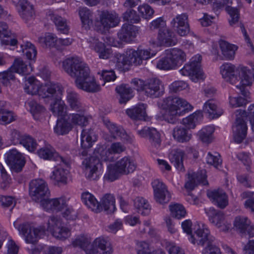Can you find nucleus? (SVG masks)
Masks as SVG:
<instances>
[{
  "instance_id": "obj_1",
  "label": "nucleus",
  "mask_w": 254,
  "mask_h": 254,
  "mask_svg": "<svg viewBox=\"0 0 254 254\" xmlns=\"http://www.w3.org/2000/svg\"><path fill=\"white\" fill-rule=\"evenodd\" d=\"M111 137L120 139L122 142H114L110 146L98 144L96 146L93 155L85 158L82 162L81 169L85 177L90 180L99 178L103 172V162H111L114 159V155L125 151L126 144L131 140L124 128L118 127L109 122L107 124Z\"/></svg>"
},
{
  "instance_id": "obj_2",
  "label": "nucleus",
  "mask_w": 254,
  "mask_h": 254,
  "mask_svg": "<svg viewBox=\"0 0 254 254\" xmlns=\"http://www.w3.org/2000/svg\"><path fill=\"white\" fill-rule=\"evenodd\" d=\"M150 28L159 29L156 39H151L149 40L150 46L154 49H128L123 55H117L116 66L118 69L121 71L127 70L130 65L141 64L143 60L154 56L157 51L155 48L162 46H172L177 44V38L173 33L166 28V21L163 17H158L152 21Z\"/></svg>"
},
{
  "instance_id": "obj_3",
  "label": "nucleus",
  "mask_w": 254,
  "mask_h": 254,
  "mask_svg": "<svg viewBox=\"0 0 254 254\" xmlns=\"http://www.w3.org/2000/svg\"><path fill=\"white\" fill-rule=\"evenodd\" d=\"M63 92L62 86L58 83L49 81V102H51V110L54 115L58 117L55 131L59 135L67 133L73 125L86 126L88 118L79 114H72L67 116L64 102L61 100Z\"/></svg>"
},
{
  "instance_id": "obj_4",
  "label": "nucleus",
  "mask_w": 254,
  "mask_h": 254,
  "mask_svg": "<svg viewBox=\"0 0 254 254\" xmlns=\"http://www.w3.org/2000/svg\"><path fill=\"white\" fill-rule=\"evenodd\" d=\"M63 67L70 76L76 78L75 83L78 88L89 92L99 90L100 84L96 82L94 77L90 74L89 67L81 58L66 59L63 62Z\"/></svg>"
},
{
  "instance_id": "obj_5",
  "label": "nucleus",
  "mask_w": 254,
  "mask_h": 254,
  "mask_svg": "<svg viewBox=\"0 0 254 254\" xmlns=\"http://www.w3.org/2000/svg\"><path fill=\"white\" fill-rule=\"evenodd\" d=\"M157 120L174 124L177 117L191 111L193 107L186 100L178 97H169L159 103Z\"/></svg>"
},
{
  "instance_id": "obj_6",
  "label": "nucleus",
  "mask_w": 254,
  "mask_h": 254,
  "mask_svg": "<svg viewBox=\"0 0 254 254\" xmlns=\"http://www.w3.org/2000/svg\"><path fill=\"white\" fill-rule=\"evenodd\" d=\"M248 64L253 71V78L250 75L251 70L247 66L241 64L236 66L230 63H225L220 66V74L224 80L231 84L240 81V86H250L254 80V63L250 62Z\"/></svg>"
},
{
  "instance_id": "obj_7",
  "label": "nucleus",
  "mask_w": 254,
  "mask_h": 254,
  "mask_svg": "<svg viewBox=\"0 0 254 254\" xmlns=\"http://www.w3.org/2000/svg\"><path fill=\"white\" fill-rule=\"evenodd\" d=\"M91 238L87 234H81L72 242L74 247L83 249L86 254H112L113 249L107 238H96L90 245Z\"/></svg>"
},
{
  "instance_id": "obj_8",
  "label": "nucleus",
  "mask_w": 254,
  "mask_h": 254,
  "mask_svg": "<svg viewBox=\"0 0 254 254\" xmlns=\"http://www.w3.org/2000/svg\"><path fill=\"white\" fill-rule=\"evenodd\" d=\"M136 167V162L133 157L125 156L115 164L108 166L104 178L108 181H114L122 175H128L133 173Z\"/></svg>"
},
{
  "instance_id": "obj_9",
  "label": "nucleus",
  "mask_w": 254,
  "mask_h": 254,
  "mask_svg": "<svg viewBox=\"0 0 254 254\" xmlns=\"http://www.w3.org/2000/svg\"><path fill=\"white\" fill-rule=\"evenodd\" d=\"M186 59V54L182 49L171 48L165 51V56L158 61L156 67L161 70L174 69L181 66Z\"/></svg>"
},
{
  "instance_id": "obj_10",
  "label": "nucleus",
  "mask_w": 254,
  "mask_h": 254,
  "mask_svg": "<svg viewBox=\"0 0 254 254\" xmlns=\"http://www.w3.org/2000/svg\"><path fill=\"white\" fill-rule=\"evenodd\" d=\"M254 118V105H251L248 108V112L242 110L236 111V121L233 126L232 130L234 141L239 143L246 136L247 126L246 121Z\"/></svg>"
},
{
  "instance_id": "obj_11",
  "label": "nucleus",
  "mask_w": 254,
  "mask_h": 254,
  "mask_svg": "<svg viewBox=\"0 0 254 254\" xmlns=\"http://www.w3.org/2000/svg\"><path fill=\"white\" fill-rule=\"evenodd\" d=\"M29 195L32 200L38 203L46 211H48V188L43 179H34L29 185Z\"/></svg>"
},
{
  "instance_id": "obj_12",
  "label": "nucleus",
  "mask_w": 254,
  "mask_h": 254,
  "mask_svg": "<svg viewBox=\"0 0 254 254\" xmlns=\"http://www.w3.org/2000/svg\"><path fill=\"white\" fill-rule=\"evenodd\" d=\"M198 245H206L202 251V254H222L219 248L216 245L215 237L210 234L208 227L203 225L198 226L195 230Z\"/></svg>"
},
{
  "instance_id": "obj_13",
  "label": "nucleus",
  "mask_w": 254,
  "mask_h": 254,
  "mask_svg": "<svg viewBox=\"0 0 254 254\" xmlns=\"http://www.w3.org/2000/svg\"><path fill=\"white\" fill-rule=\"evenodd\" d=\"M201 61L202 57L200 54L194 55L189 63L180 70V73L184 76H190L194 82L203 80L205 76L201 68Z\"/></svg>"
},
{
  "instance_id": "obj_14",
  "label": "nucleus",
  "mask_w": 254,
  "mask_h": 254,
  "mask_svg": "<svg viewBox=\"0 0 254 254\" xmlns=\"http://www.w3.org/2000/svg\"><path fill=\"white\" fill-rule=\"evenodd\" d=\"M120 21L117 13L113 11H102L99 12L93 25L94 29L101 33H106L109 29L118 25Z\"/></svg>"
},
{
  "instance_id": "obj_15",
  "label": "nucleus",
  "mask_w": 254,
  "mask_h": 254,
  "mask_svg": "<svg viewBox=\"0 0 254 254\" xmlns=\"http://www.w3.org/2000/svg\"><path fill=\"white\" fill-rule=\"evenodd\" d=\"M33 68L30 64L27 65L21 59H16L7 70L0 72V82L7 86L9 81L14 79V72L26 75L30 74Z\"/></svg>"
},
{
  "instance_id": "obj_16",
  "label": "nucleus",
  "mask_w": 254,
  "mask_h": 254,
  "mask_svg": "<svg viewBox=\"0 0 254 254\" xmlns=\"http://www.w3.org/2000/svg\"><path fill=\"white\" fill-rule=\"evenodd\" d=\"M197 2L202 4H212L213 10L217 14V12L219 9H221L223 8H225L226 11L230 16L229 20V24L231 26L234 25L236 24L239 19V11L235 7H230V5L232 4V1L231 0H195Z\"/></svg>"
},
{
  "instance_id": "obj_17",
  "label": "nucleus",
  "mask_w": 254,
  "mask_h": 254,
  "mask_svg": "<svg viewBox=\"0 0 254 254\" xmlns=\"http://www.w3.org/2000/svg\"><path fill=\"white\" fill-rule=\"evenodd\" d=\"M104 43L99 41L98 39L90 37L88 42L91 49L94 50L99 55V57L102 59H107L110 57L112 54L111 49L107 48L105 44L111 46L119 47L121 46V42L115 40L113 38L109 37L104 40Z\"/></svg>"
},
{
  "instance_id": "obj_18",
  "label": "nucleus",
  "mask_w": 254,
  "mask_h": 254,
  "mask_svg": "<svg viewBox=\"0 0 254 254\" xmlns=\"http://www.w3.org/2000/svg\"><path fill=\"white\" fill-rule=\"evenodd\" d=\"M13 225L18 230L20 235L23 237L26 243L34 244L38 239L43 238L46 234L43 227L33 228L29 223L19 225L16 222H14Z\"/></svg>"
},
{
  "instance_id": "obj_19",
  "label": "nucleus",
  "mask_w": 254,
  "mask_h": 254,
  "mask_svg": "<svg viewBox=\"0 0 254 254\" xmlns=\"http://www.w3.org/2000/svg\"><path fill=\"white\" fill-rule=\"evenodd\" d=\"M56 211L62 215L66 220H74L76 218V212L66 205V201L64 198L49 199V209Z\"/></svg>"
},
{
  "instance_id": "obj_20",
  "label": "nucleus",
  "mask_w": 254,
  "mask_h": 254,
  "mask_svg": "<svg viewBox=\"0 0 254 254\" xmlns=\"http://www.w3.org/2000/svg\"><path fill=\"white\" fill-rule=\"evenodd\" d=\"M151 185L156 201L160 204H164L170 201L171 194L166 186L162 182L158 179H155L152 182Z\"/></svg>"
},
{
  "instance_id": "obj_21",
  "label": "nucleus",
  "mask_w": 254,
  "mask_h": 254,
  "mask_svg": "<svg viewBox=\"0 0 254 254\" xmlns=\"http://www.w3.org/2000/svg\"><path fill=\"white\" fill-rule=\"evenodd\" d=\"M63 219L53 217L49 222V232L56 238L64 240L70 236V230L62 225L64 223Z\"/></svg>"
},
{
  "instance_id": "obj_22",
  "label": "nucleus",
  "mask_w": 254,
  "mask_h": 254,
  "mask_svg": "<svg viewBox=\"0 0 254 254\" xmlns=\"http://www.w3.org/2000/svg\"><path fill=\"white\" fill-rule=\"evenodd\" d=\"M5 160L7 164L16 172L21 171L25 161L23 155L16 149H12L5 155Z\"/></svg>"
},
{
  "instance_id": "obj_23",
  "label": "nucleus",
  "mask_w": 254,
  "mask_h": 254,
  "mask_svg": "<svg viewBox=\"0 0 254 254\" xmlns=\"http://www.w3.org/2000/svg\"><path fill=\"white\" fill-rule=\"evenodd\" d=\"M24 90L28 94H38L43 98L47 97L48 87L46 85H43L33 76L29 77L26 80Z\"/></svg>"
},
{
  "instance_id": "obj_24",
  "label": "nucleus",
  "mask_w": 254,
  "mask_h": 254,
  "mask_svg": "<svg viewBox=\"0 0 254 254\" xmlns=\"http://www.w3.org/2000/svg\"><path fill=\"white\" fill-rule=\"evenodd\" d=\"M172 28L181 36H185L190 32L188 16L186 14H179L171 22Z\"/></svg>"
},
{
  "instance_id": "obj_25",
  "label": "nucleus",
  "mask_w": 254,
  "mask_h": 254,
  "mask_svg": "<svg viewBox=\"0 0 254 254\" xmlns=\"http://www.w3.org/2000/svg\"><path fill=\"white\" fill-rule=\"evenodd\" d=\"M247 86H240L237 85L236 88L239 89L241 95L243 97H236L231 92L229 96V104L232 108H237L246 105L251 101V96L250 92L245 88Z\"/></svg>"
},
{
  "instance_id": "obj_26",
  "label": "nucleus",
  "mask_w": 254,
  "mask_h": 254,
  "mask_svg": "<svg viewBox=\"0 0 254 254\" xmlns=\"http://www.w3.org/2000/svg\"><path fill=\"white\" fill-rule=\"evenodd\" d=\"M205 212L209 221L221 231H225L228 229L229 227L225 224V216L222 212L216 210L213 207H209L205 208Z\"/></svg>"
},
{
  "instance_id": "obj_27",
  "label": "nucleus",
  "mask_w": 254,
  "mask_h": 254,
  "mask_svg": "<svg viewBox=\"0 0 254 254\" xmlns=\"http://www.w3.org/2000/svg\"><path fill=\"white\" fill-rule=\"evenodd\" d=\"M138 28L130 24H125L118 33V37L121 42L131 43L134 41L138 33Z\"/></svg>"
},
{
  "instance_id": "obj_28",
  "label": "nucleus",
  "mask_w": 254,
  "mask_h": 254,
  "mask_svg": "<svg viewBox=\"0 0 254 254\" xmlns=\"http://www.w3.org/2000/svg\"><path fill=\"white\" fill-rule=\"evenodd\" d=\"M198 184L202 185H207L205 170H201L197 174L189 172L188 174V180L185 186V188L188 190H191Z\"/></svg>"
},
{
  "instance_id": "obj_29",
  "label": "nucleus",
  "mask_w": 254,
  "mask_h": 254,
  "mask_svg": "<svg viewBox=\"0 0 254 254\" xmlns=\"http://www.w3.org/2000/svg\"><path fill=\"white\" fill-rule=\"evenodd\" d=\"M201 224L207 227L206 225L201 222H195L192 224L190 219L185 220L182 222L181 226L183 232L187 234L189 240L193 244H196L197 243V237L195 231L197 229L198 226Z\"/></svg>"
},
{
  "instance_id": "obj_30",
  "label": "nucleus",
  "mask_w": 254,
  "mask_h": 254,
  "mask_svg": "<svg viewBox=\"0 0 254 254\" xmlns=\"http://www.w3.org/2000/svg\"><path fill=\"white\" fill-rule=\"evenodd\" d=\"M208 197L220 208H224L228 204V198L226 193L221 190H208Z\"/></svg>"
},
{
  "instance_id": "obj_31",
  "label": "nucleus",
  "mask_w": 254,
  "mask_h": 254,
  "mask_svg": "<svg viewBox=\"0 0 254 254\" xmlns=\"http://www.w3.org/2000/svg\"><path fill=\"white\" fill-rule=\"evenodd\" d=\"M233 226L234 228L240 233H247L250 236H254V227L247 218L240 216L236 217L233 222Z\"/></svg>"
},
{
  "instance_id": "obj_32",
  "label": "nucleus",
  "mask_w": 254,
  "mask_h": 254,
  "mask_svg": "<svg viewBox=\"0 0 254 254\" xmlns=\"http://www.w3.org/2000/svg\"><path fill=\"white\" fill-rule=\"evenodd\" d=\"M144 92L148 96L157 97L162 95L164 92V87L158 79H151L145 83Z\"/></svg>"
},
{
  "instance_id": "obj_33",
  "label": "nucleus",
  "mask_w": 254,
  "mask_h": 254,
  "mask_svg": "<svg viewBox=\"0 0 254 254\" xmlns=\"http://www.w3.org/2000/svg\"><path fill=\"white\" fill-rule=\"evenodd\" d=\"M17 9L20 17L25 22L31 21L34 18L35 12L33 6L27 0H19Z\"/></svg>"
},
{
  "instance_id": "obj_34",
  "label": "nucleus",
  "mask_w": 254,
  "mask_h": 254,
  "mask_svg": "<svg viewBox=\"0 0 254 254\" xmlns=\"http://www.w3.org/2000/svg\"><path fill=\"white\" fill-rule=\"evenodd\" d=\"M185 153L183 150L179 148H174L171 150L168 155V157L173 164L176 169L179 172H184L185 167L184 166V159Z\"/></svg>"
},
{
  "instance_id": "obj_35",
  "label": "nucleus",
  "mask_w": 254,
  "mask_h": 254,
  "mask_svg": "<svg viewBox=\"0 0 254 254\" xmlns=\"http://www.w3.org/2000/svg\"><path fill=\"white\" fill-rule=\"evenodd\" d=\"M146 105L138 104L126 110L127 115L133 120L146 121L147 120Z\"/></svg>"
},
{
  "instance_id": "obj_36",
  "label": "nucleus",
  "mask_w": 254,
  "mask_h": 254,
  "mask_svg": "<svg viewBox=\"0 0 254 254\" xmlns=\"http://www.w3.org/2000/svg\"><path fill=\"white\" fill-rule=\"evenodd\" d=\"M218 43L225 59L226 60H233L238 47L236 45L229 43L222 39L219 40Z\"/></svg>"
},
{
  "instance_id": "obj_37",
  "label": "nucleus",
  "mask_w": 254,
  "mask_h": 254,
  "mask_svg": "<svg viewBox=\"0 0 254 254\" xmlns=\"http://www.w3.org/2000/svg\"><path fill=\"white\" fill-rule=\"evenodd\" d=\"M203 111L209 118L213 119L219 117L223 113L222 109L218 107L215 101L211 100H208L204 103Z\"/></svg>"
},
{
  "instance_id": "obj_38",
  "label": "nucleus",
  "mask_w": 254,
  "mask_h": 254,
  "mask_svg": "<svg viewBox=\"0 0 254 254\" xmlns=\"http://www.w3.org/2000/svg\"><path fill=\"white\" fill-rule=\"evenodd\" d=\"M139 135L142 137H149L152 139V145L158 148L161 143L160 134L155 128L144 127L138 131Z\"/></svg>"
},
{
  "instance_id": "obj_39",
  "label": "nucleus",
  "mask_w": 254,
  "mask_h": 254,
  "mask_svg": "<svg viewBox=\"0 0 254 254\" xmlns=\"http://www.w3.org/2000/svg\"><path fill=\"white\" fill-rule=\"evenodd\" d=\"M97 140V136L93 130L84 129L81 134V146L83 148L87 149L92 146Z\"/></svg>"
},
{
  "instance_id": "obj_40",
  "label": "nucleus",
  "mask_w": 254,
  "mask_h": 254,
  "mask_svg": "<svg viewBox=\"0 0 254 254\" xmlns=\"http://www.w3.org/2000/svg\"><path fill=\"white\" fill-rule=\"evenodd\" d=\"M202 118V112L198 110L184 118L182 120V124L189 129H192L201 122Z\"/></svg>"
},
{
  "instance_id": "obj_41",
  "label": "nucleus",
  "mask_w": 254,
  "mask_h": 254,
  "mask_svg": "<svg viewBox=\"0 0 254 254\" xmlns=\"http://www.w3.org/2000/svg\"><path fill=\"white\" fill-rule=\"evenodd\" d=\"M172 135L176 141L181 143H186L189 141L192 137L191 131L181 127H175L173 129Z\"/></svg>"
},
{
  "instance_id": "obj_42",
  "label": "nucleus",
  "mask_w": 254,
  "mask_h": 254,
  "mask_svg": "<svg viewBox=\"0 0 254 254\" xmlns=\"http://www.w3.org/2000/svg\"><path fill=\"white\" fill-rule=\"evenodd\" d=\"M81 199L85 205L92 211L95 212L101 211L99 203L93 195L89 192H84L81 195Z\"/></svg>"
},
{
  "instance_id": "obj_43",
  "label": "nucleus",
  "mask_w": 254,
  "mask_h": 254,
  "mask_svg": "<svg viewBox=\"0 0 254 254\" xmlns=\"http://www.w3.org/2000/svg\"><path fill=\"white\" fill-rule=\"evenodd\" d=\"M120 104H126L133 96V90L128 85L123 84L116 87Z\"/></svg>"
},
{
  "instance_id": "obj_44",
  "label": "nucleus",
  "mask_w": 254,
  "mask_h": 254,
  "mask_svg": "<svg viewBox=\"0 0 254 254\" xmlns=\"http://www.w3.org/2000/svg\"><path fill=\"white\" fill-rule=\"evenodd\" d=\"M99 205L101 211L104 210L108 213L114 212L116 209L115 198L111 194H106L102 198Z\"/></svg>"
},
{
  "instance_id": "obj_45",
  "label": "nucleus",
  "mask_w": 254,
  "mask_h": 254,
  "mask_svg": "<svg viewBox=\"0 0 254 254\" xmlns=\"http://www.w3.org/2000/svg\"><path fill=\"white\" fill-rule=\"evenodd\" d=\"M66 93V101L70 108L73 110L81 111L79 95L72 89H68Z\"/></svg>"
},
{
  "instance_id": "obj_46",
  "label": "nucleus",
  "mask_w": 254,
  "mask_h": 254,
  "mask_svg": "<svg viewBox=\"0 0 254 254\" xmlns=\"http://www.w3.org/2000/svg\"><path fill=\"white\" fill-rule=\"evenodd\" d=\"M169 207L171 215L175 218L181 219L187 216V210L181 204L171 203Z\"/></svg>"
},
{
  "instance_id": "obj_47",
  "label": "nucleus",
  "mask_w": 254,
  "mask_h": 254,
  "mask_svg": "<svg viewBox=\"0 0 254 254\" xmlns=\"http://www.w3.org/2000/svg\"><path fill=\"white\" fill-rule=\"evenodd\" d=\"M137 254H165L161 249H158L151 252L149 243L145 241L137 242L136 244Z\"/></svg>"
},
{
  "instance_id": "obj_48",
  "label": "nucleus",
  "mask_w": 254,
  "mask_h": 254,
  "mask_svg": "<svg viewBox=\"0 0 254 254\" xmlns=\"http://www.w3.org/2000/svg\"><path fill=\"white\" fill-rule=\"evenodd\" d=\"M68 174V169L58 167L53 171L51 178L57 182L65 184L67 182Z\"/></svg>"
},
{
  "instance_id": "obj_49",
  "label": "nucleus",
  "mask_w": 254,
  "mask_h": 254,
  "mask_svg": "<svg viewBox=\"0 0 254 254\" xmlns=\"http://www.w3.org/2000/svg\"><path fill=\"white\" fill-rule=\"evenodd\" d=\"M214 131V126L209 125L203 127L198 132L197 135L202 141L205 143H209L212 140V134Z\"/></svg>"
},
{
  "instance_id": "obj_50",
  "label": "nucleus",
  "mask_w": 254,
  "mask_h": 254,
  "mask_svg": "<svg viewBox=\"0 0 254 254\" xmlns=\"http://www.w3.org/2000/svg\"><path fill=\"white\" fill-rule=\"evenodd\" d=\"M71 43L70 38L58 39L54 34H49V47H55L58 49H62L63 46H68Z\"/></svg>"
},
{
  "instance_id": "obj_51",
  "label": "nucleus",
  "mask_w": 254,
  "mask_h": 254,
  "mask_svg": "<svg viewBox=\"0 0 254 254\" xmlns=\"http://www.w3.org/2000/svg\"><path fill=\"white\" fill-rule=\"evenodd\" d=\"M134 205L139 213L147 215L150 211V206L148 202L142 197H137L134 200Z\"/></svg>"
},
{
  "instance_id": "obj_52",
  "label": "nucleus",
  "mask_w": 254,
  "mask_h": 254,
  "mask_svg": "<svg viewBox=\"0 0 254 254\" xmlns=\"http://www.w3.org/2000/svg\"><path fill=\"white\" fill-rule=\"evenodd\" d=\"M21 50L27 59L35 60L37 55V51L35 46L29 42H24L21 45Z\"/></svg>"
},
{
  "instance_id": "obj_53",
  "label": "nucleus",
  "mask_w": 254,
  "mask_h": 254,
  "mask_svg": "<svg viewBox=\"0 0 254 254\" xmlns=\"http://www.w3.org/2000/svg\"><path fill=\"white\" fill-rule=\"evenodd\" d=\"M79 15L82 22V27L87 30L90 29L92 24V21L89 19L90 12L86 7H83L79 9Z\"/></svg>"
},
{
  "instance_id": "obj_54",
  "label": "nucleus",
  "mask_w": 254,
  "mask_h": 254,
  "mask_svg": "<svg viewBox=\"0 0 254 254\" xmlns=\"http://www.w3.org/2000/svg\"><path fill=\"white\" fill-rule=\"evenodd\" d=\"M16 115L12 112L5 109H0V122L2 124H8L15 121Z\"/></svg>"
},
{
  "instance_id": "obj_55",
  "label": "nucleus",
  "mask_w": 254,
  "mask_h": 254,
  "mask_svg": "<svg viewBox=\"0 0 254 254\" xmlns=\"http://www.w3.org/2000/svg\"><path fill=\"white\" fill-rule=\"evenodd\" d=\"M21 144L30 152L34 151L36 149L38 145L36 140L28 135H23Z\"/></svg>"
},
{
  "instance_id": "obj_56",
  "label": "nucleus",
  "mask_w": 254,
  "mask_h": 254,
  "mask_svg": "<svg viewBox=\"0 0 254 254\" xmlns=\"http://www.w3.org/2000/svg\"><path fill=\"white\" fill-rule=\"evenodd\" d=\"M30 112L34 119L39 120L42 119L45 113V109L42 106L34 103H30Z\"/></svg>"
},
{
  "instance_id": "obj_57",
  "label": "nucleus",
  "mask_w": 254,
  "mask_h": 254,
  "mask_svg": "<svg viewBox=\"0 0 254 254\" xmlns=\"http://www.w3.org/2000/svg\"><path fill=\"white\" fill-rule=\"evenodd\" d=\"M137 9L138 13L142 18L147 20L152 18L154 10L149 5L144 3L139 5Z\"/></svg>"
},
{
  "instance_id": "obj_58",
  "label": "nucleus",
  "mask_w": 254,
  "mask_h": 254,
  "mask_svg": "<svg viewBox=\"0 0 254 254\" xmlns=\"http://www.w3.org/2000/svg\"><path fill=\"white\" fill-rule=\"evenodd\" d=\"M238 181L247 188H252L254 187V180L250 174L246 173H241L238 174Z\"/></svg>"
},
{
  "instance_id": "obj_59",
  "label": "nucleus",
  "mask_w": 254,
  "mask_h": 254,
  "mask_svg": "<svg viewBox=\"0 0 254 254\" xmlns=\"http://www.w3.org/2000/svg\"><path fill=\"white\" fill-rule=\"evenodd\" d=\"M53 21L59 31L63 34H67L69 27L65 19L60 16H56L53 18Z\"/></svg>"
},
{
  "instance_id": "obj_60",
  "label": "nucleus",
  "mask_w": 254,
  "mask_h": 254,
  "mask_svg": "<svg viewBox=\"0 0 254 254\" xmlns=\"http://www.w3.org/2000/svg\"><path fill=\"white\" fill-rule=\"evenodd\" d=\"M206 162L208 164L218 169L222 163V160L219 154L217 152L213 153L209 152L206 157Z\"/></svg>"
},
{
  "instance_id": "obj_61",
  "label": "nucleus",
  "mask_w": 254,
  "mask_h": 254,
  "mask_svg": "<svg viewBox=\"0 0 254 254\" xmlns=\"http://www.w3.org/2000/svg\"><path fill=\"white\" fill-rule=\"evenodd\" d=\"M98 74L100 79L103 81L102 83V86L105 85V82L114 81L116 78L115 72L112 70H103L101 72H98Z\"/></svg>"
},
{
  "instance_id": "obj_62",
  "label": "nucleus",
  "mask_w": 254,
  "mask_h": 254,
  "mask_svg": "<svg viewBox=\"0 0 254 254\" xmlns=\"http://www.w3.org/2000/svg\"><path fill=\"white\" fill-rule=\"evenodd\" d=\"M243 198H250L245 201V207L254 213V191H245L242 194Z\"/></svg>"
},
{
  "instance_id": "obj_63",
  "label": "nucleus",
  "mask_w": 254,
  "mask_h": 254,
  "mask_svg": "<svg viewBox=\"0 0 254 254\" xmlns=\"http://www.w3.org/2000/svg\"><path fill=\"white\" fill-rule=\"evenodd\" d=\"M123 18L125 20L131 23H136L139 21V16L137 15L136 11L133 9L127 10L124 14Z\"/></svg>"
},
{
  "instance_id": "obj_64",
  "label": "nucleus",
  "mask_w": 254,
  "mask_h": 254,
  "mask_svg": "<svg viewBox=\"0 0 254 254\" xmlns=\"http://www.w3.org/2000/svg\"><path fill=\"white\" fill-rule=\"evenodd\" d=\"M166 248L169 254H185L184 251L174 243L167 242Z\"/></svg>"
}]
</instances>
